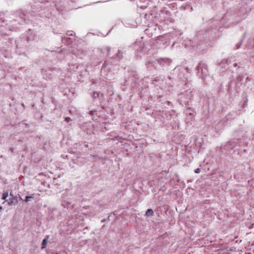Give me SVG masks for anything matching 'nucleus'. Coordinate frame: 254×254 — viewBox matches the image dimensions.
<instances>
[{
	"mask_svg": "<svg viewBox=\"0 0 254 254\" xmlns=\"http://www.w3.org/2000/svg\"><path fill=\"white\" fill-rule=\"evenodd\" d=\"M22 106H24V104L23 103L22 104Z\"/></svg>",
	"mask_w": 254,
	"mask_h": 254,
	"instance_id": "4c0bfd02",
	"label": "nucleus"
},
{
	"mask_svg": "<svg viewBox=\"0 0 254 254\" xmlns=\"http://www.w3.org/2000/svg\"><path fill=\"white\" fill-rule=\"evenodd\" d=\"M34 197H35V196H34V194H31V195H29V196L27 195V196H26L24 200H23V201H25L26 202H27L28 201H31L32 200L34 199Z\"/></svg>",
	"mask_w": 254,
	"mask_h": 254,
	"instance_id": "a211bd4d",
	"label": "nucleus"
},
{
	"mask_svg": "<svg viewBox=\"0 0 254 254\" xmlns=\"http://www.w3.org/2000/svg\"><path fill=\"white\" fill-rule=\"evenodd\" d=\"M242 42L243 41H241L240 42H238L236 44L235 47L236 49H238L241 47Z\"/></svg>",
	"mask_w": 254,
	"mask_h": 254,
	"instance_id": "5701e85b",
	"label": "nucleus"
},
{
	"mask_svg": "<svg viewBox=\"0 0 254 254\" xmlns=\"http://www.w3.org/2000/svg\"><path fill=\"white\" fill-rule=\"evenodd\" d=\"M35 33L31 29H29L27 33V41H31L34 39Z\"/></svg>",
	"mask_w": 254,
	"mask_h": 254,
	"instance_id": "2eb2a0df",
	"label": "nucleus"
},
{
	"mask_svg": "<svg viewBox=\"0 0 254 254\" xmlns=\"http://www.w3.org/2000/svg\"><path fill=\"white\" fill-rule=\"evenodd\" d=\"M123 89L124 90H125L124 87H123Z\"/></svg>",
	"mask_w": 254,
	"mask_h": 254,
	"instance_id": "e433bc0d",
	"label": "nucleus"
},
{
	"mask_svg": "<svg viewBox=\"0 0 254 254\" xmlns=\"http://www.w3.org/2000/svg\"><path fill=\"white\" fill-rule=\"evenodd\" d=\"M10 196H11L12 197L15 196L11 192H10Z\"/></svg>",
	"mask_w": 254,
	"mask_h": 254,
	"instance_id": "2f4dec72",
	"label": "nucleus"
},
{
	"mask_svg": "<svg viewBox=\"0 0 254 254\" xmlns=\"http://www.w3.org/2000/svg\"><path fill=\"white\" fill-rule=\"evenodd\" d=\"M66 39V37H63L62 39V40L63 42H64V40H65Z\"/></svg>",
	"mask_w": 254,
	"mask_h": 254,
	"instance_id": "7c9ffc66",
	"label": "nucleus"
},
{
	"mask_svg": "<svg viewBox=\"0 0 254 254\" xmlns=\"http://www.w3.org/2000/svg\"><path fill=\"white\" fill-rule=\"evenodd\" d=\"M190 71L188 67L183 66H177L174 69V73L177 74L178 77L182 80L188 78Z\"/></svg>",
	"mask_w": 254,
	"mask_h": 254,
	"instance_id": "20e7f679",
	"label": "nucleus"
},
{
	"mask_svg": "<svg viewBox=\"0 0 254 254\" xmlns=\"http://www.w3.org/2000/svg\"><path fill=\"white\" fill-rule=\"evenodd\" d=\"M2 209V207L0 206V209Z\"/></svg>",
	"mask_w": 254,
	"mask_h": 254,
	"instance_id": "58836bf2",
	"label": "nucleus"
},
{
	"mask_svg": "<svg viewBox=\"0 0 254 254\" xmlns=\"http://www.w3.org/2000/svg\"><path fill=\"white\" fill-rule=\"evenodd\" d=\"M123 58V53L121 51V50H118V53L116 55V56L113 57V59L112 61H115L114 62H108L105 61L103 65L102 68L101 69V72L102 74H104L105 71L107 69L111 70L112 64H115L116 65L118 64V62L116 63V61L117 62H119L120 60L122 59Z\"/></svg>",
	"mask_w": 254,
	"mask_h": 254,
	"instance_id": "7ed1b4c3",
	"label": "nucleus"
},
{
	"mask_svg": "<svg viewBox=\"0 0 254 254\" xmlns=\"http://www.w3.org/2000/svg\"><path fill=\"white\" fill-rule=\"evenodd\" d=\"M160 80V78L159 77H154L152 78V81H159Z\"/></svg>",
	"mask_w": 254,
	"mask_h": 254,
	"instance_id": "a878e982",
	"label": "nucleus"
},
{
	"mask_svg": "<svg viewBox=\"0 0 254 254\" xmlns=\"http://www.w3.org/2000/svg\"><path fill=\"white\" fill-rule=\"evenodd\" d=\"M7 201L9 205H15L18 202V197L17 196H13V197L10 198L7 200Z\"/></svg>",
	"mask_w": 254,
	"mask_h": 254,
	"instance_id": "4468645a",
	"label": "nucleus"
},
{
	"mask_svg": "<svg viewBox=\"0 0 254 254\" xmlns=\"http://www.w3.org/2000/svg\"><path fill=\"white\" fill-rule=\"evenodd\" d=\"M40 2H41V3H43V2H44V1H43V0H40Z\"/></svg>",
	"mask_w": 254,
	"mask_h": 254,
	"instance_id": "72a5a7b5",
	"label": "nucleus"
},
{
	"mask_svg": "<svg viewBox=\"0 0 254 254\" xmlns=\"http://www.w3.org/2000/svg\"><path fill=\"white\" fill-rule=\"evenodd\" d=\"M100 94V93H99V92H95L93 94V96L94 97V98H96L97 97H99ZM101 95H102V94H101Z\"/></svg>",
	"mask_w": 254,
	"mask_h": 254,
	"instance_id": "bb28decb",
	"label": "nucleus"
},
{
	"mask_svg": "<svg viewBox=\"0 0 254 254\" xmlns=\"http://www.w3.org/2000/svg\"><path fill=\"white\" fill-rule=\"evenodd\" d=\"M63 201V205L66 207L68 204H70L71 202V192L70 190H66L63 193L62 197Z\"/></svg>",
	"mask_w": 254,
	"mask_h": 254,
	"instance_id": "6e6552de",
	"label": "nucleus"
},
{
	"mask_svg": "<svg viewBox=\"0 0 254 254\" xmlns=\"http://www.w3.org/2000/svg\"><path fill=\"white\" fill-rule=\"evenodd\" d=\"M249 168L250 165L248 163H245L240 166V169L242 170L243 174H245Z\"/></svg>",
	"mask_w": 254,
	"mask_h": 254,
	"instance_id": "dca6fc26",
	"label": "nucleus"
},
{
	"mask_svg": "<svg viewBox=\"0 0 254 254\" xmlns=\"http://www.w3.org/2000/svg\"><path fill=\"white\" fill-rule=\"evenodd\" d=\"M171 62L169 59H151L145 63L146 68L149 70H156L161 71L164 70L163 67L168 65Z\"/></svg>",
	"mask_w": 254,
	"mask_h": 254,
	"instance_id": "f03ea898",
	"label": "nucleus"
},
{
	"mask_svg": "<svg viewBox=\"0 0 254 254\" xmlns=\"http://www.w3.org/2000/svg\"><path fill=\"white\" fill-rule=\"evenodd\" d=\"M154 215V211L152 209H148L145 213V216L148 217L150 216H152Z\"/></svg>",
	"mask_w": 254,
	"mask_h": 254,
	"instance_id": "6ab92c4d",
	"label": "nucleus"
},
{
	"mask_svg": "<svg viewBox=\"0 0 254 254\" xmlns=\"http://www.w3.org/2000/svg\"><path fill=\"white\" fill-rule=\"evenodd\" d=\"M200 172V169L199 168H197L195 170L194 172L195 173L198 174Z\"/></svg>",
	"mask_w": 254,
	"mask_h": 254,
	"instance_id": "c85d7f7f",
	"label": "nucleus"
},
{
	"mask_svg": "<svg viewBox=\"0 0 254 254\" xmlns=\"http://www.w3.org/2000/svg\"><path fill=\"white\" fill-rule=\"evenodd\" d=\"M191 96V95L190 94V92H189V93H186L185 96L183 95L178 99V101L180 103V104H182L183 105H187L189 104Z\"/></svg>",
	"mask_w": 254,
	"mask_h": 254,
	"instance_id": "9d476101",
	"label": "nucleus"
},
{
	"mask_svg": "<svg viewBox=\"0 0 254 254\" xmlns=\"http://www.w3.org/2000/svg\"><path fill=\"white\" fill-rule=\"evenodd\" d=\"M17 15L18 17H17L16 21H18L19 24H23L28 22L29 20V14H27L25 11H19L17 12Z\"/></svg>",
	"mask_w": 254,
	"mask_h": 254,
	"instance_id": "1a4fd4ad",
	"label": "nucleus"
},
{
	"mask_svg": "<svg viewBox=\"0 0 254 254\" xmlns=\"http://www.w3.org/2000/svg\"><path fill=\"white\" fill-rule=\"evenodd\" d=\"M189 6H190V4H186L185 5H183L180 7V9L186 10L188 9Z\"/></svg>",
	"mask_w": 254,
	"mask_h": 254,
	"instance_id": "412c9836",
	"label": "nucleus"
},
{
	"mask_svg": "<svg viewBox=\"0 0 254 254\" xmlns=\"http://www.w3.org/2000/svg\"><path fill=\"white\" fill-rule=\"evenodd\" d=\"M235 141H234H234H230V142H229L228 143V145H230V146H231V148H234V147H235V145H233V143H235Z\"/></svg>",
	"mask_w": 254,
	"mask_h": 254,
	"instance_id": "393cba45",
	"label": "nucleus"
},
{
	"mask_svg": "<svg viewBox=\"0 0 254 254\" xmlns=\"http://www.w3.org/2000/svg\"><path fill=\"white\" fill-rule=\"evenodd\" d=\"M49 236H47L43 240L42 243L41 249H44L47 247V242L48 241Z\"/></svg>",
	"mask_w": 254,
	"mask_h": 254,
	"instance_id": "f3484780",
	"label": "nucleus"
},
{
	"mask_svg": "<svg viewBox=\"0 0 254 254\" xmlns=\"http://www.w3.org/2000/svg\"><path fill=\"white\" fill-rule=\"evenodd\" d=\"M225 19L221 18L217 19L213 18L208 22L209 28L201 29L197 31L194 39L192 41L190 40L189 43L186 46H191L192 49H198L203 50V46L201 45V42L205 40L208 37L209 39H213L217 32L221 31V28L223 26Z\"/></svg>",
	"mask_w": 254,
	"mask_h": 254,
	"instance_id": "f257e3e1",
	"label": "nucleus"
},
{
	"mask_svg": "<svg viewBox=\"0 0 254 254\" xmlns=\"http://www.w3.org/2000/svg\"><path fill=\"white\" fill-rule=\"evenodd\" d=\"M139 49H138L137 50V51H136V54H137V55L138 56H139L140 57H141V55H139V54H138V53H139V52L142 51L143 50V47H142V44L141 43H139Z\"/></svg>",
	"mask_w": 254,
	"mask_h": 254,
	"instance_id": "aec40b11",
	"label": "nucleus"
},
{
	"mask_svg": "<svg viewBox=\"0 0 254 254\" xmlns=\"http://www.w3.org/2000/svg\"><path fill=\"white\" fill-rule=\"evenodd\" d=\"M248 63L247 60H242L239 63L235 62L233 61V66L234 69V72L238 73L239 72H243Z\"/></svg>",
	"mask_w": 254,
	"mask_h": 254,
	"instance_id": "423d86ee",
	"label": "nucleus"
},
{
	"mask_svg": "<svg viewBox=\"0 0 254 254\" xmlns=\"http://www.w3.org/2000/svg\"><path fill=\"white\" fill-rule=\"evenodd\" d=\"M198 70L197 74L201 77L204 78V76L208 74V70L207 65L203 62H200L196 67Z\"/></svg>",
	"mask_w": 254,
	"mask_h": 254,
	"instance_id": "0eeeda50",
	"label": "nucleus"
},
{
	"mask_svg": "<svg viewBox=\"0 0 254 254\" xmlns=\"http://www.w3.org/2000/svg\"><path fill=\"white\" fill-rule=\"evenodd\" d=\"M48 254H58V253H54V252H49Z\"/></svg>",
	"mask_w": 254,
	"mask_h": 254,
	"instance_id": "c756f323",
	"label": "nucleus"
},
{
	"mask_svg": "<svg viewBox=\"0 0 254 254\" xmlns=\"http://www.w3.org/2000/svg\"><path fill=\"white\" fill-rule=\"evenodd\" d=\"M65 121L66 122L68 123L69 122H70V121H71V118H70V117H66V118H65Z\"/></svg>",
	"mask_w": 254,
	"mask_h": 254,
	"instance_id": "cd10ccee",
	"label": "nucleus"
},
{
	"mask_svg": "<svg viewBox=\"0 0 254 254\" xmlns=\"http://www.w3.org/2000/svg\"><path fill=\"white\" fill-rule=\"evenodd\" d=\"M49 2L48 0H46V3H48Z\"/></svg>",
	"mask_w": 254,
	"mask_h": 254,
	"instance_id": "f704fd0d",
	"label": "nucleus"
},
{
	"mask_svg": "<svg viewBox=\"0 0 254 254\" xmlns=\"http://www.w3.org/2000/svg\"><path fill=\"white\" fill-rule=\"evenodd\" d=\"M237 14V16L239 17L238 19L237 20V22H238L241 20L244 19L246 17L247 14L246 8L245 7H241Z\"/></svg>",
	"mask_w": 254,
	"mask_h": 254,
	"instance_id": "9b49d317",
	"label": "nucleus"
},
{
	"mask_svg": "<svg viewBox=\"0 0 254 254\" xmlns=\"http://www.w3.org/2000/svg\"><path fill=\"white\" fill-rule=\"evenodd\" d=\"M233 63V60L232 58L222 60L219 64L220 70L223 72L227 70H229L232 72H234Z\"/></svg>",
	"mask_w": 254,
	"mask_h": 254,
	"instance_id": "39448f33",
	"label": "nucleus"
},
{
	"mask_svg": "<svg viewBox=\"0 0 254 254\" xmlns=\"http://www.w3.org/2000/svg\"><path fill=\"white\" fill-rule=\"evenodd\" d=\"M67 36H73V31H67L66 33Z\"/></svg>",
	"mask_w": 254,
	"mask_h": 254,
	"instance_id": "b1692460",
	"label": "nucleus"
},
{
	"mask_svg": "<svg viewBox=\"0 0 254 254\" xmlns=\"http://www.w3.org/2000/svg\"><path fill=\"white\" fill-rule=\"evenodd\" d=\"M8 196V192L6 191V192H4L2 194V199L6 200V198Z\"/></svg>",
	"mask_w": 254,
	"mask_h": 254,
	"instance_id": "4be33fe9",
	"label": "nucleus"
},
{
	"mask_svg": "<svg viewBox=\"0 0 254 254\" xmlns=\"http://www.w3.org/2000/svg\"><path fill=\"white\" fill-rule=\"evenodd\" d=\"M10 149L11 150V151H13V149L12 148H10Z\"/></svg>",
	"mask_w": 254,
	"mask_h": 254,
	"instance_id": "c9c22d12",
	"label": "nucleus"
},
{
	"mask_svg": "<svg viewBox=\"0 0 254 254\" xmlns=\"http://www.w3.org/2000/svg\"><path fill=\"white\" fill-rule=\"evenodd\" d=\"M86 66H84L83 64H79L76 66L75 71L79 73L81 76L84 75L86 72Z\"/></svg>",
	"mask_w": 254,
	"mask_h": 254,
	"instance_id": "ddd939ff",
	"label": "nucleus"
},
{
	"mask_svg": "<svg viewBox=\"0 0 254 254\" xmlns=\"http://www.w3.org/2000/svg\"><path fill=\"white\" fill-rule=\"evenodd\" d=\"M248 81H250V78L249 77H246L244 75H239L237 78L236 84L237 86L241 85L242 84H246Z\"/></svg>",
	"mask_w": 254,
	"mask_h": 254,
	"instance_id": "f8f14e48",
	"label": "nucleus"
},
{
	"mask_svg": "<svg viewBox=\"0 0 254 254\" xmlns=\"http://www.w3.org/2000/svg\"><path fill=\"white\" fill-rule=\"evenodd\" d=\"M110 48L108 47V48H107V50H108V53H109V52H110Z\"/></svg>",
	"mask_w": 254,
	"mask_h": 254,
	"instance_id": "473e14b6",
	"label": "nucleus"
}]
</instances>
